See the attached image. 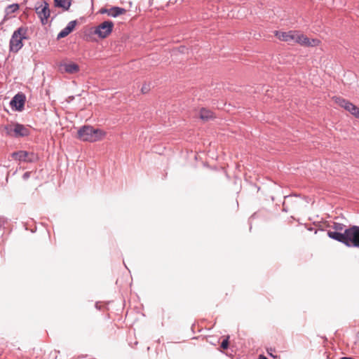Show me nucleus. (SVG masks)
I'll list each match as a JSON object with an SVG mask.
<instances>
[{
    "label": "nucleus",
    "instance_id": "17",
    "mask_svg": "<svg viewBox=\"0 0 359 359\" xmlns=\"http://www.w3.org/2000/svg\"><path fill=\"white\" fill-rule=\"evenodd\" d=\"M200 118L204 121H208L213 118V112L206 109H201L200 111Z\"/></svg>",
    "mask_w": 359,
    "mask_h": 359
},
{
    "label": "nucleus",
    "instance_id": "10",
    "mask_svg": "<svg viewBox=\"0 0 359 359\" xmlns=\"http://www.w3.org/2000/svg\"><path fill=\"white\" fill-rule=\"evenodd\" d=\"M344 228H345L344 224H343L341 223H339V222H334V224L332 225L333 231L329 230L327 231L328 237L342 243V241L339 239L338 238H336L334 236V235L335 234H343V233L344 232V230L346 229Z\"/></svg>",
    "mask_w": 359,
    "mask_h": 359
},
{
    "label": "nucleus",
    "instance_id": "26",
    "mask_svg": "<svg viewBox=\"0 0 359 359\" xmlns=\"http://www.w3.org/2000/svg\"><path fill=\"white\" fill-rule=\"evenodd\" d=\"M340 359H353V358H351V357H342Z\"/></svg>",
    "mask_w": 359,
    "mask_h": 359
},
{
    "label": "nucleus",
    "instance_id": "23",
    "mask_svg": "<svg viewBox=\"0 0 359 359\" xmlns=\"http://www.w3.org/2000/svg\"><path fill=\"white\" fill-rule=\"evenodd\" d=\"M6 222V219L4 217H0V229L5 224Z\"/></svg>",
    "mask_w": 359,
    "mask_h": 359
},
{
    "label": "nucleus",
    "instance_id": "1",
    "mask_svg": "<svg viewBox=\"0 0 359 359\" xmlns=\"http://www.w3.org/2000/svg\"><path fill=\"white\" fill-rule=\"evenodd\" d=\"M106 133L99 128H95L91 126L85 125L81 127L78 132V138L84 142H95L101 140Z\"/></svg>",
    "mask_w": 359,
    "mask_h": 359
},
{
    "label": "nucleus",
    "instance_id": "11",
    "mask_svg": "<svg viewBox=\"0 0 359 359\" xmlns=\"http://www.w3.org/2000/svg\"><path fill=\"white\" fill-rule=\"evenodd\" d=\"M100 13L102 14L106 13L109 16L112 18H116L121 15L125 14L126 13V10L123 8L113 6L111 8H102L100 11Z\"/></svg>",
    "mask_w": 359,
    "mask_h": 359
},
{
    "label": "nucleus",
    "instance_id": "5",
    "mask_svg": "<svg viewBox=\"0 0 359 359\" xmlns=\"http://www.w3.org/2000/svg\"><path fill=\"white\" fill-rule=\"evenodd\" d=\"M334 100L339 107L344 108L355 118H359V107L356 105L341 97H334Z\"/></svg>",
    "mask_w": 359,
    "mask_h": 359
},
{
    "label": "nucleus",
    "instance_id": "4",
    "mask_svg": "<svg viewBox=\"0 0 359 359\" xmlns=\"http://www.w3.org/2000/svg\"><path fill=\"white\" fill-rule=\"evenodd\" d=\"M5 130L9 135H13L15 137H27L29 135V130L24 125L15 123L13 126L7 125L5 126Z\"/></svg>",
    "mask_w": 359,
    "mask_h": 359
},
{
    "label": "nucleus",
    "instance_id": "8",
    "mask_svg": "<svg viewBox=\"0 0 359 359\" xmlns=\"http://www.w3.org/2000/svg\"><path fill=\"white\" fill-rule=\"evenodd\" d=\"M11 156L16 161L33 163L38 160V156L33 152L20 150L12 153Z\"/></svg>",
    "mask_w": 359,
    "mask_h": 359
},
{
    "label": "nucleus",
    "instance_id": "22",
    "mask_svg": "<svg viewBox=\"0 0 359 359\" xmlns=\"http://www.w3.org/2000/svg\"><path fill=\"white\" fill-rule=\"evenodd\" d=\"M30 175H31V172H25L23 174V175H22V179L24 180H28L29 178Z\"/></svg>",
    "mask_w": 359,
    "mask_h": 359
},
{
    "label": "nucleus",
    "instance_id": "18",
    "mask_svg": "<svg viewBox=\"0 0 359 359\" xmlns=\"http://www.w3.org/2000/svg\"><path fill=\"white\" fill-rule=\"evenodd\" d=\"M19 9V5L18 4H13L8 6L6 8V13L10 14L16 12Z\"/></svg>",
    "mask_w": 359,
    "mask_h": 359
},
{
    "label": "nucleus",
    "instance_id": "15",
    "mask_svg": "<svg viewBox=\"0 0 359 359\" xmlns=\"http://www.w3.org/2000/svg\"><path fill=\"white\" fill-rule=\"evenodd\" d=\"M302 46L306 47L318 46L320 43V41L318 39H309L306 36L303 39Z\"/></svg>",
    "mask_w": 359,
    "mask_h": 359
},
{
    "label": "nucleus",
    "instance_id": "24",
    "mask_svg": "<svg viewBox=\"0 0 359 359\" xmlns=\"http://www.w3.org/2000/svg\"><path fill=\"white\" fill-rule=\"evenodd\" d=\"M149 86H147V85H144L142 87V93H146L149 91Z\"/></svg>",
    "mask_w": 359,
    "mask_h": 359
},
{
    "label": "nucleus",
    "instance_id": "3",
    "mask_svg": "<svg viewBox=\"0 0 359 359\" xmlns=\"http://www.w3.org/2000/svg\"><path fill=\"white\" fill-rule=\"evenodd\" d=\"M27 39V28L20 27L15 30L9 41V51L17 53L23 47V39Z\"/></svg>",
    "mask_w": 359,
    "mask_h": 359
},
{
    "label": "nucleus",
    "instance_id": "6",
    "mask_svg": "<svg viewBox=\"0 0 359 359\" xmlns=\"http://www.w3.org/2000/svg\"><path fill=\"white\" fill-rule=\"evenodd\" d=\"M35 11L41 20V24L46 25L50 14L48 4L46 1L37 3L35 6Z\"/></svg>",
    "mask_w": 359,
    "mask_h": 359
},
{
    "label": "nucleus",
    "instance_id": "16",
    "mask_svg": "<svg viewBox=\"0 0 359 359\" xmlns=\"http://www.w3.org/2000/svg\"><path fill=\"white\" fill-rule=\"evenodd\" d=\"M71 0H54L55 7L62 8L64 11H68L71 6Z\"/></svg>",
    "mask_w": 359,
    "mask_h": 359
},
{
    "label": "nucleus",
    "instance_id": "12",
    "mask_svg": "<svg viewBox=\"0 0 359 359\" xmlns=\"http://www.w3.org/2000/svg\"><path fill=\"white\" fill-rule=\"evenodd\" d=\"M297 31H289L287 32H275V36L280 41L285 42H290L294 41V37L296 36Z\"/></svg>",
    "mask_w": 359,
    "mask_h": 359
},
{
    "label": "nucleus",
    "instance_id": "13",
    "mask_svg": "<svg viewBox=\"0 0 359 359\" xmlns=\"http://www.w3.org/2000/svg\"><path fill=\"white\" fill-rule=\"evenodd\" d=\"M76 24V20L70 21L67 25L58 33L57 39H60L69 35L74 29Z\"/></svg>",
    "mask_w": 359,
    "mask_h": 359
},
{
    "label": "nucleus",
    "instance_id": "20",
    "mask_svg": "<svg viewBox=\"0 0 359 359\" xmlns=\"http://www.w3.org/2000/svg\"><path fill=\"white\" fill-rule=\"evenodd\" d=\"M229 337H227L226 339H224L221 344V347L223 349H226L229 346Z\"/></svg>",
    "mask_w": 359,
    "mask_h": 359
},
{
    "label": "nucleus",
    "instance_id": "21",
    "mask_svg": "<svg viewBox=\"0 0 359 359\" xmlns=\"http://www.w3.org/2000/svg\"><path fill=\"white\" fill-rule=\"evenodd\" d=\"M274 351H275V348H273L270 347V348H266V352L271 357H272L273 358H277L278 356L273 354V352H274Z\"/></svg>",
    "mask_w": 359,
    "mask_h": 359
},
{
    "label": "nucleus",
    "instance_id": "25",
    "mask_svg": "<svg viewBox=\"0 0 359 359\" xmlns=\"http://www.w3.org/2000/svg\"><path fill=\"white\" fill-rule=\"evenodd\" d=\"M258 359H267L264 355H259Z\"/></svg>",
    "mask_w": 359,
    "mask_h": 359
},
{
    "label": "nucleus",
    "instance_id": "14",
    "mask_svg": "<svg viewBox=\"0 0 359 359\" xmlns=\"http://www.w3.org/2000/svg\"><path fill=\"white\" fill-rule=\"evenodd\" d=\"M62 66L65 72L69 74L76 73L79 71V66L74 62L65 63Z\"/></svg>",
    "mask_w": 359,
    "mask_h": 359
},
{
    "label": "nucleus",
    "instance_id": "19",
    "mask_svg": "<svg viewBox=\"0 0 359 359\" xmlns=\"http://www.w3.org/2000/svg\"><path fill=\"white\" fill-rule=\"evenodd\" d=\"M305 36H306L304 34H301L299 32L297 31L294 42L302 45V41H304L303 39L305 38Z\"/></svg>",
    "mask_w": 359,
    "mask_h": 359
},
{
    "label": "nucleus",
    "instance_id": "7",
    "mask_svg": "<svg viewBox=\"0 0 359 359\" xmlns=\"http://www.w3.org/2000/svg\"><path fill=\"white\" fill-rule=\"evenodd\" d=\"M113 27V22L106 20L95 27L94 34L97 35L101 39H104L111 33Z\"/></svg>",
    "mask_w": 359,
    "mask_h": 359
},
{
    "label": "nucleus",
    "instance_id": "9",
    "mask_svg": "<svg viewBox=\"0 0 359 359\" xmlns=\"http://www.w3.org/2000/svg\"><path fill=\"white\" fill-rule=\"evenodd\" d=\"M25 99V95L23 93H18L11 100L10 105L12 109L20 111L24 107Z\"/></svg>",
    "mask_w": 359,
    "mask_h": 359
},
{
    "label": "nucleus",
    "instance_id": "2",
    "mask_svg": "<svg viewBox=\"0 0 359 359\" xmlns=\"http://www.w3.org/2000/svg\"><path fill=\"white\" fill-rule=\"evenodd\" d=\"M334 236L341 240L346 247L359 249V226H351L346 229L343 234H335Z\"/></svg>",
    "mask_w": 359,
    "mask_h": 359
}]
</instances>
